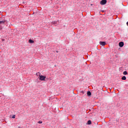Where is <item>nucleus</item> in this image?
<instances>
[{
    "label": "nucleus",
    "instance_id": "nucleus-8",
    "mask_svg": "<svg viewBox=\"0 0 128 128\" xmlns=\"http://www.w3.org/2000/svg\"><path fill=\"white\" fill-rule=\"evenodd\" d=\"M29 42L30 44H34V42L32 40H29Z\"/></svg>",
    "mask_w": 128,
    "mask_h": 128
},
{
    "label": "nucleus",
    "instance_id": "nucleus-10",
    "mask_svg": "<svg viewBox=\"0 0 128 128\" xmlns=\"http://www.w3.org/2000/svg\"><path fill=\"white\" fill-rule=\"evenodd\" d=\"M123 74H124V76H126V74H128V72L124 71V72H123Z\"/></svg>",
    "mask_w": 128,
    "mask_h": 128
},
{
    "label": "nucleus",
    "instance_id": "nucleus-14",
    "mask_svg": "<svg viewBox=\"0 0 128 128\" xmlns=\"http://www.w3.org/2000/svg\"><path fill=\"white\" fill-rule=\"evenodd\" d=\"M28 16H30V13H28L26 15Z\"/></svg>",
    "mask_w": 128,
    "mask_h": 128
},
{
    "label": "nucleus",
    "instance_id": "nucleus-11",
    "mask_svg": "<svg viewBox=\"0 0 128 128\" xmlns=\"http://www.w3.org/2000/svg\"><path fill=\"white\" fill-rule=\"evenodd\" d=\"M12 118H16V115H14V116H12Z\"/></svg>",
    "mask_w": 128,
    "mask_h": 128
},
{
    "label": "nucleus",
    "instance_id": "nucleus-2",
    "mask_svg": "<svg viewBox=\"0 0 128 128\" xmlns=\"http://www.w3.org/2000/svg\"><path fill=\"white\" fill-rule=\"evenodd\" d=\"M106 4V0H102L100 2V4L102 6H104Z\"/></svg>",
    "mask_w": 128,
    "mask_h": 128
},
{
    "label": "nucleus",
    "instance_id": "nucleus-16",
    "mask_svg": "<svg viewBox=\"0 0 128 128\" xmlns=\"http://www.w3.org/2000/svg\"><path fill=\"white\" fill-rule=\"evenodd\" d=\"M56 52H58V51H56Z\"/></svg>",
    "mask_w": 128,
    "mask_h": 128
},
{
    "label": "nucleus",
    "instance_id": "nucleus-12",
    "mask_svg": "<svg viewBox=\"0 0 128 128\" xmlns=\"http://www.w3.org/2000/svg\"><path fill=\"white\" fill-rule=\"evenodd\" d=\"M81 94H84V90L81 91Z\"/></svg>",
    "mask_w": 128,
    "mask_h": 128
},
{
    "label": "nucleus",
    "instance_id": "nucleus-3",
    "mask_svg": "<svg viewBox=\"0 0 128 128\" xmlns=\"http://www.w3.org/2000/svg\"><path fill=\"white\" fill-rule=\"evenodd\" d=\"M46 77L45 76H44L42 75L40 76V80H46Z\"/></svg>",
    "mask_w": 128,
    "mask_h": 128
},
{
    "label": "nucleus",
    "instance_id": "nucleus-5",
    "mask_svg": "<svg viewBox=\"0 0 128 128\" xmlns=\"http://www.w3.org/2000/svg\"><path fill=\"white\" fill-rule=\"evenodd\" d=\"M118 44H119V46H120V48H122V46H124V42H119Z\"/></svg>",
    "mask_w": 128,
    "mask_h": 128
},
{
    "label": "nucleus",
    "instance_id": "nucleus-9",
    "mask_svg": "<svg viewBox=\"0 0 128 128\" xmlns=\"http://www.w3.org/2000/svg\"><path fill=\"white\" fill-rule=\"evenodd\" d=\"M88 124H92V121H90V120H88Z\"/></svg>",
    "mask_w": 128,
    "mask_h": 128
},
{
    "label": "nucleus",
    "instance_id": "nucleus-4",
    "mask_svg": "<svg viewBox=\"0 0 128 128\" xmlns=\"http://www.w3.org/2000/svg\"><path fill=\"white\" fill-rule=\"evenodd\" d=\"M100 44L104 46H106V42H100Z\"/></svg>",
    "mask_w": 128,
    "mask_h": 128
},
{
    "label": "nucleus",
    "instance_id": "nucleus-1",
    "mask_svg": "<svg viewBox=\"0 0 128 128\" xmlns=\"http://www.w3.org/2000/svg\"><path fill=\"white\" fill-rule=\"evenodd\" d=\"M6 22V20H4V18L1 17L0 18V24H4V22Z\"/></svg>",
    "mask_w": 128,
    "mask_h": 128
},
{
    "label": "nucleus",
    "instance_id": "nucleus-15",
    "mask_svg": "<svg viewBox=\"0 0 128 128\" xmlns=\"http://www.w3.org/2000/svg\"><path fill=\"white\" fill-rule=\"evenodd\" d=\"M126 25H127L128 26V22H126Z\"/></svg>",
    "mask_w": 128,
    "mask_h": 128
},
{
    "label": "nucleus",
    "instance_id": "nucleus-6",
    "mask_svg": "<svg viewBox=\"0 0 128 128\" xmlns=\"http://www.w3.org/2000/svg\"><path fill=\"white\" fill-rule=\"evenodd\" d=\"M87 96H92V92H90V91H88L87 92Z\"/></svg>",
    "mask_w": 128,
    "mask_h": 128
},
{
    "label": "nucleus",
    "instance_id": "nucleus-7",
    "mask_svg": "<svg viewBox=\"0 0 128 128\" xmlns=\"http://www.w3.org/2000/svg\"><path fill=\"white\" fill-rule=\"evenodd\" d=\"M122 80H126V77L124 76L122 78Z\"/></svg>",
    "mask_w": 128,
    "mask_h": 128
},
{
    "label": "nucleus",
    "instance_id": "nucleus-13",
    "mask_svg": "<svg viewBox=\"0 0 128 128\" xmlns=\"http://www.w3.org/2000/svg\"><path fill=\"white\" fill-rule=\"evenodd\" d=\"M38 124H42V121H38Z\"/></svg>",
    "mask_w": 128,
    "mask_h": 128
}]
</instances>
